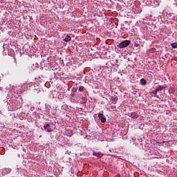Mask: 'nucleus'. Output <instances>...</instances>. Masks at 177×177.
Wrapping results in <instances>:
<instances>
[{
	"instance_id": "nucleus-9",
	"label": "nucleus",
	"mask_w": 177,
	"mask_h": 177,
	"mask_svg": "<svg viewBox=\"0 0 177 177\" xmlns=\"http://www.w3.org/2000/svg\"><path fill=\"white\" fill-rule=\"evenodd\" d=\"M140 84H141V85H146V84H147V81H146V80H145V79H141Z\"/></svg>"
},
{
	"instance_id": "nucleus-1",
	"label": "nucleus",
	"mask_w": 177,
	"mask_h": 177,
	"mask_svg": "<svg viewBox=\"0 0 177 177\" xmlns=\"http://www.w3.org/2000/svg\"><path fill=\"white\" fill-rule=\"evenodd\" d=\"M131 44V41L129 40H124L120 43L118 45V47L120 48V49H122L124 48H127V46H129Z\"/></svg>"
},
{
	"instance_id": "nucleus-3",
	"label": "nucleus",
	"mask_w": 177,
	"mask_h": 177,
	"mask_svg": "<svg viewBox=\"0 0 177 177\" xmlns=\"http://www.w3.org/2000/svg\"><path fill=\"white\" fill-rule=\"evenodd\" d=\"M44 129L47 130V132H52V128H50V124H46L44 126Z\"/></svg>"
},
{
	"instance_id": "nucleus-5",
	"label": "nucleus",
	"mask_w": 177,
	"mask_h": 177,
	"mask_svg": "<svg viewBox=\"0 0 177 177\" xmlns=\"http://www.w3.org/2000/svg\"><path fill=\"white\" fill-rule=\"evenodd\" d=\"M165 89V86L159 85L158 88H156V92H161V91Z\"/></svg>"
},
{
	"instance_id": "nucleus-6",
	"label": "nucleus",
	"mask_w": 177,
	"mask_h": 177,
	"mask_svg": "<svg viewBox=\"0 0 177 177\" xmlns=\"http://www.w3.org/2000/svg\"><path fill=\"white\" fill-rule=\"evenodd\" d=\"M131 118H138L139 117V115L136 112H133L131 113Z\"/></svg>"
},
{
	"instance_id": "nucleus-7",
	"label": "nucleus",
	"mask_w": 177,
	"mask_h": 177,
	"mask_svg": "<svg viewBox=\"0 0 177 177\" xmlns=\"http://www.w3.org/2000/svg\"><path fill=\"white\" fill-rule=\"evenodd\" d=\"M174 92H175V86H170L169 89V93L172 94V93H174Z\"/></svg>"
},
{
	"instance_id": "nucleus-13",
	"label": "nucleus",
	"mask_w": 177,
	"mask_h": 177,
	"mask_svg": "<svg viewBox=\"0 0 177 177\" xmlns=\"http://www.w3.org/2000/svg\"><path fill=\"white\" fill-rule=\"evenodd\" d=\"M134 46H136V48H139V44H136Z\"/></svg>"
},
{
	"instance_id": "nucleus-15",
	"label": "nucleus",
	"mask_w": 177,
	"mask_h": 177,
	"mask_svg": "<svg viewBox=\"0 0 177 177\" xmlns=\"http://www.w3.org/2000/svg\"><path fill=\"white\" fill-rule=\"evenodd\" d=\"M84 102H86V97H82Z\"/></svg>"
},
{
	"instance_id": "nucleus-8",
	"label": "nucleus",
	"mask_w": 177,
	"mask_h": 177,
	"mask_svg": "<svg viewBox=\"0 0 177 177\" xmlns=\"http://www.w3.org/2000/svg\"><path fill=\"white\" fill-rule=\"evenodd\" d=\"M65 42H70L71 41V37L70 35H66V37L64 39Z\"/></svg>"
},
{
	"instance_id": "nucleus-14",
	"label": "nucleus",
	"mask_w": 177,
	"mask_h": 177,
	"mask_svg": "<svg viewBox=\"0 0 177 177\" xmlns=\"http://www.w3.org/2000/svg\"><path fill=\"white\" fill-rule=\"evenodd\" d=\"M93 156H97V153L93 152Z\"/></svg>"
},
{
	"instance_id": "nucleus-11",
	"label": "nucleus",
	"mask_w": 177,
	"mask_h": 177,
	"mask_svg": "<svg viewBox=\"0 0 177 177\" xmlns=\"http://www.w3.org/2000/svg\"><path fill=\"white\" fill-rule=\"evenodd\" d=\"M158 91H157V90H156L155 91H152L151 93V95H153V96L155 97H157V93H158Z\"/></svg>"
},
{
	"instance_id": "nucleus-10",
	"label": "nucleus",
	"mask_w": 177,
	"mask_h": 177,
	"mask_svg": "<svg viewBox=\"0 0 177 177\" xmlns=\"http://www.w3.org/2000/svg\"><path fill=\"white\" fill-rule=\"evenodd\" d=\"M84 91H85V87H84V86H80L79 87V92H84Z\"/></svg>"
},
{
	"instance_id": "nucleus-12",
	"label": "nucleus",
	"mask_w": 177,
	"mask_h": 177,
	"mask_svg": "<svg viewBox=\"0 0 177 177\" xmlns=\"http://www.w3.org/2000/svg\"><path fill=\"white\" fill-rule=\"evenodd\" d=\"M171 47L173 48V49H176L177 43H172L171 44Z\"/></svg>"
},
{
	"instance_id": "nucleus-4",
	"label": "nucleus",
	"mask_w": 177,
	"mask_h": 177,
	"mask_svg": "<svg viewBox=\"0 0 177 177\" xmlns=\"http://www.w3.org/2000/svg\"><path fill=\"white\" fill-rule=\"evenodd\" d=\"M110 100L112 103H117L118 102V98L115 96H112L111 97Z\"/></svg>"
},
{
	"instance_id": "nucleus-2",
	"label": "nucleus",
	"mask_w": 177,
	"mask_h": 177,
	"mask_svg": "<svg viewBox=\"0 0 177 177\" xmlns=\"http://www.w3.org/2000/svg\"><path fill=\"white\" fill-rule=\"evenodd\" d=\"M98 118L101 121V122H106V118H104L103 113H99L98 114Z\"/></svg>"
}]
</instances>
